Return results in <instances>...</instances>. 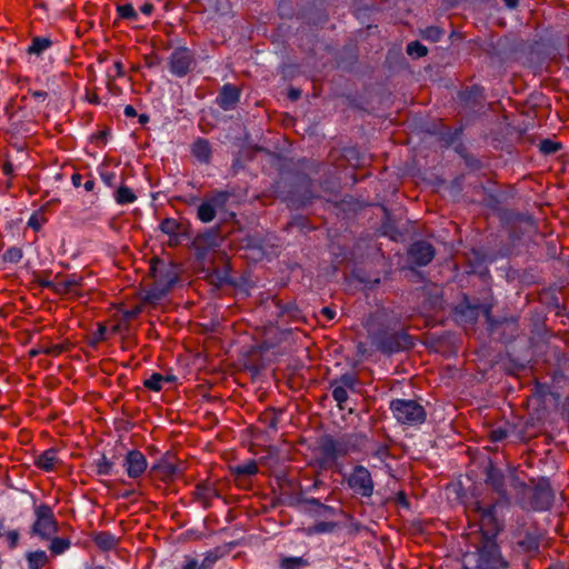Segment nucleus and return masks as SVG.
I'll list each match as a JSON object with an SVG mask.
<instances>
[{"label":"nucleus","mask_w":569,"mask_h":569,"mask_svg":"<svg viewBox=\"0 0 569 569\" xmlns=\"http://www.w3.org/2000/svg\"><path fill=\"white\" fill-rule=\"evenodd\" d=\"M503 501H495L483 506L477 500L468 507V518L476 521L481 538H497L503 529V520L498 516V508Z\"/></svg>","instance_id":"f257e3e1"},{"label":"nucleus","mask_w":569,"mask_h":569,"mask_svg":"<svg viewBox=\"0 0 569 569\" xmlns=\"http://www.w3.org/2000/svg\"><path fill=\"white\" fill-rule=\"evenodd\" d=\"M393 418L405 426H419L426 421L427 412L422 405L411 399H393L390 402Z\"/></svg>","instance_id":"f03ea898"},{"label":"nucleus","mask_w":569,"mask_h":569,"mask_svg":"<svg viewBox=\"0 0 569 569\" xmlns=\"http://www.w3.org/2000/svg\"><path fill=\"white\" fill-rule=\"evenodd\" d=\"M34 521L30 528V533L42 540L51 539L59 530V523L54 517L52 508L47 503L33 505Z\"/></svg>","instance_id":"7ed1b4c3"},{"label":"nucleus","mask_w":569,"mask_h":569,"mask_svg":"<svg viewBox=\"0 0 569 569\" xmlns=\"http://www.w3.org/2000/svg\"><path fill=\"white\" fill-rule=\"evenodd\" d=\"M150 276L153 278L158 290L162 293L169 291L178 281V266L154 258L150 263Z\"/></svg>","instance_id":"20e7f679"},{"label":"nucleus","mask_w":569,"mask_h":569,"mask_svg":"<svg viewBox=\"0 0 569 569\" xmlns=\"http://www.w3.org/2000/svg\"><path fill=\"white\" fill-rule=\"evenodd\" d=\"M360 385L356 373L346 372L330 382V390L337 407L345 410L349 399V392H357Z\"/></svg>","instance_id":"39448f33"},{"label":"nucleus","mask_w":569,"mask_h":569,"mask_svg":"<svg viewBox=\"0 0 569 569\" xmlns=\"http://www.w3.org/2000/svg\"><path fill=\"white\" fill-rule=\"evenodd\" d=\"M348 488L361 498H370L373 495L375 482L370 471L361 465L352 468L351 472L346 478Z\"/></svg>","instance_id":"423d86ee"},{"label":"nucleus","mask_w":569,"mask_h":569,"mask_svg":"<svg viewBox=\"0 0 569 569\" xmlns=\"http://www.w3.org/2000/svg\"><path fill=\"white\" fill-rule=\"evenodd\" d=\"M525 487L527 486L525 485ZM526 489L528 492V498H523L519 502L523 510L545 511L552 506L553 495L550 488L545 486H536L532 489Z\"/></svg>","instance_id":"0eeeda50"},{"label":"nucleus","mask_w":569,"mask_h":569,"mask_svg":"<svg viewBox=\"0 0 569 569\" xmlns=\"http://www.w3.org/2000/svg\"><path fill=\"white\" fill-rule=\"evenodd\" d=\"M376 345L383 353H395L411 348L413 342L406 332H386L377 338Z\"/></svg>","instance_id":"6e6552de"},{"label":"nucleus","mask_w":569,"mask_h":569,"mask_svg":"<svg viewBox=\"0 0 569 569\" xmlns=\"http://www.w3.org/2000/svg\"><path fill=\"white\" fill-rule=\"evenodd\" d=\"M193 64L194 57L188 48L176 49L169 59L171 73L179 78L187 76Z\"/></svg>","instance_id":"1a4fd4ad"},{"label":"nucleus","mask_w":569,"mask_h":569,"mask_svg":"<svg viewBox=\"0 0 569 569\" xmlns=\"http://www.w3.org/2000/svg\"><path fill=\"white\" fill-rule=\"evenodd\" d=\"M192 247L198 260H203L209 252L219 247V234L214 230H208L198 234L193 241Z\"/></svg>","instance_id":"9d476101"},{"label":"nucleus","mask_w":569,"mask_h":569,"mask_svg":"<svg viewBox=\"0 0 569 569\" xmlns=\"http://www.w3.org/2000/svg\"><path fill=\"white\" fill-rule=\"evenodd\" d=\"M319 450L323 460L328 462H335L338 459L348 456L339 437H322L320 440Z\"/></svg>","instance_id":"9b49d317"},{"label":"nucleus","mask_w":569,"mask_h":569,"mask_svg":"<svg viewBox=\"0 0 569 569\" xmlns=\"http://www.w3.org/2000/svg\"><path fill=\"white\" fill-rule=\"evenodd\" d=\"M148 462L146 456L139 450H130L123 459V468L129 478L137 479L147 470Z\"/></svg>","instance_id":"f8f14e48"},{"label":"nucleus","mask_w":569,"mask_h":569,"mask_svg":"<svg viewBox=\"0 0 569 569\" xmlns=\"http://www.w3.org/2000/svg\"><path fill=\"white\" fill-rule=\"evenodd\" d=\"M412 262L422 267L429 264L435 258L436 251L431 243L420 240L413 242L408 251Z\"/></svg>","instance_id":"ddd939ff"},{"label":"nucleus","mask_w":569,"mask_h":569,"mask_svg":"<svg viewBox=\"0 0 569 569\" xmlns=\"http://www.w3.org/2000/svg\"><path fill=\"white\" fill-rule=\"evenodd\" d=\"M486 483L489 485L500 496L501 499L499 501H503V505L509 503L505 473L499 468H496L492 463H490L487 468Z\"/></svg>","instance_id":"4468645a"},{"label":"nucleus","mask_w":569,"mask_h":569,"mask_svg":"<svg viewBox=\"0 0 569 569\" xmlns=\"http://www.w3.org/2000/svg\"><path fill=\"white\" fill-rule=\"evenodd\" d=\"M241 90L231 83L222 86L219 96L217 97L218 106L224 110H232L236 108L240 100Z\"/></svg>","instance_id":"2eb2a0df"},{"label":"nucleus","mask_w":569,"mask_h":569,"mask_svg":"<svg viewBox=\"0 0 569 569\" xmlns=\"http://www.w3.org/2000/svg\"><path fill=\"white\" fill-rule=\"evenodd\" d=\"M194 496L202 503V507L208 509L211 507L213 498H220V492L213 483L204 481L196 486Z\"/></svg>","instance_id":"dca6fc26"},{"label":"nucleus","mask_w":569,"mask_h":569,"mask_svg":"<svg viewBox=\"0 0 569 569\" xmlns=\"http://www.w3.org/2000/svg\"><path fill=\"white\" fill-rule=\"evenodd\" d=\"M151 472L154 473L161 481H170L180 471L178 469V466L166 457L158 463L152 466Z\"/></svg>","instance_id":"f3484780"},{"label":"nucleus","mask_w":569,"mask_h":569,"mask_svg":"<svg viewBox=\"0 0 569 569\" xmlns=\"http://www.w3.org/2000/svg\"><path fill=\"white\" fill-rule=\"evenodd\" d=\"M477 549L480 559H503L496 538H480Z\"/></svg>","instance_id":"a211bd4d"},{"label":"nucleus","mask_w":569,"mask_h":569,"mask_svg":"<svg viewBox=\"0 0 569 569\" xmlns=\"http://www.w3.org/2000/svg\"><path fill=\"white\" fill-rule=\"evenodd\" d=\"M192 156L202 163H209L212 157V149L209 140L197 138L191 144Z\"/></svg>","instance_id":"6ab92c4d"},{"label":"nucleus","mask_w":569,"mask_h":569,"mask_svg":"<svg viewBox=\"0 0 569 569\" xmlns=\"http://www.w3.org/2000/svg\"><path fill=\"white\" fill-rule=\"evenodd\" d=\"M456 315L460 321L472 323L480 315V306L471 305L466 300L456 308Z\"/></svg>","instance_id":"aec40b11"},{"label":"nucleus","mask_w":569,"mask_h":569,"mask_svg":"<svg viewBox=\"0 0 569 569\" xmlns=\"http://www.w3.org/2000/svg\"><path fill=\"white\" fill-rule=\"evenodd\" d=\"M339 439L347 455L360 451L366 441V437L360 433H345L341 435Z\"/></svg>","instance_id":"412c9836"},{"label":"nucleus","mask_w":569,"mask_h":569,"mask_svg":"<svg viewBox=\"0 0 569 569\" xmlns=\"http://www.w3.org/2000/svg\"><path fill=\"white\" fill-rule=\"evenodd\" d=\"M59 462L57 451L53 448H50L43 451L34 461L37 468L50 472L54 470L57 463Z\"/></svg>","instance_id":"4be33fe9"},{"label":"nucleus","mask_w":569,"mask_h":569,"mask_svg":"<svg viewBox=\"0 0 569 569\" xmlns=\"http://www.w3.org/2000/svg\"><path fill=\"white\" fill-rule=\"evenodd\" d=\"M53 42L49 37L36 36L31 39L27 53L30 56L40 57L46 50L52 47Z\"/></svg>","instance_id":"5701e85b"},{"label":"nucleus","mask_w":569,"mask_h":569,"mask_svg":"<svg viewBox=\"0 0 569 569\" xmlns=\"http://www.w3.org/2000/svg\"><path fill=\"white\" fill-rule=\"evenodd\" d=\"M159 229L164 234L173 238L184 233V226L174 218H166L160 222Z\"/></svg>","instance_id":"b1692460"},{"label":"nucleus","mask_w":569,"mask_h":569,"mask_svg":"<svg viewBox=\"0 0 569 569\" xmlns=\"http://www.w3.org/2000/svg\"><path fill=\"white\" fill-rule=\"evenodd\" d=\"M81 280L80 277L71 274L61 281H57L56 293L64 296L74 292L76 288L81 284Z\"/></svg>","instance_id":"393cba45"},{"label":"nucleus","mask_w":569,"mask_h":569,"mask_svg":"<svg viewBox=\"0 0 569 569\" xmlns=\"http://www.w3.org/2000/svg\"><path fill=\"white\" fill-rule=\"evenodd\" d=\"M26 558L29 569H42L49 562V558L43 550L30 551Z\"/></svg>","instance_id":"a878e982"},{"label":"nucleus","mask_w":569,"mask_h":569,"mask_svg":"<svg viewBox=\"0 0 569 569\" xmlns=\"http://www.w3.org/2000/svg\"><path fill=\"white\" fill-rule=\"evenodd\" d=\"M259 471L256 460H248L244 463L230 467V472L236 477L254 476Z\"/></svg>","instance_id":"bb28decb"},{"label":"nucleus","mask_w":569,"mask_h":569,"mask_svg":"<svg viewBox=\"0 0 569 569\" xmlns=\"http://www.w3.org/2000/svg\"><path fill=\"white\" fill-rule=\"evenodd\" d=\"M216 214L217 208L214 207V203L210 202L209 200L203 201L198 207L197 217L201 222H211L216 218Z\"/></svg>","instance_id":"cd10ccee"},{"label":"nucleus","mask_w":569,"mask_h":569,"mask_svg":"<svg viewBox=\"0 0 569 569\" xmlns=\"http://www.w3.org/2000/svg\"><path fill=\"white\" fill-rule=\"evenodd\" d=\"M310 566V561L303 557H282L279 561L280 569H302Z\"/></svg>","instance_id":"c85d7f7f"},{"label":"nucleus","mask_w":569,"mask_h":569,"mask_svg":"<svg viewBox=\"0 0 569 569\" xmlns=\"http://www.w3.org/2000/svg\"><path fill=\"white\" fill-rule=\"evenodd\" d=\"M93 541L102 550H111L118 542L117 538L108 531L98 532L94 536Z\"/></svg>","instance_id":"c756f323"},{"label":"nucleus","mask_w":569,"mask_h":569,"mask_svg":"<svg viewBox=\"0 0 569 569\" xmlns=\"http://www.w3.org/2000/svg\"><path fill=\"white\" fill-rule=\"evenodd\" d=\"M114 200L118 204L124 206V204L133 203L137 200V196L134 194L132 189H130L129 187L120 186L114 191Z\"/></svg>","instance_id":"7c9ffc66"},{"label":"nucleus","mask_w":569,"mask_h":569,"mask_svg":"<svg viewBox=\"0 0 569 569\" xmlns=\"http://www.w3.org/2000/svg\"><path fill=\"white\" fill-rule=\"evenodd\" d=\"M50 540L49 550L52 556H60L64 553L70 547L71 541L68 538L52 537Z\"/></svg>","instance_id":"2f4dec72"},{"label":"nucleus","mask_w":569,"mask_h":569,"mask_svg":"<svg viewBox=\"0 0 569 569\" xmlns=\"http://www.w3.org/2000/svg\"><path fill=\"white\" fill-rule=\"evenodd\" d=\"M164 382V376L158 372H153L148 379L143 381V387L150 391L159 392L162 390Z\"/></svg>","instance_id":"473e14b6"},{"label":"nucleus","mask_w":569,"mask_h":569,"mask_svg":"<svg viewBox=\"0 0 569 569\" xmlns=\"http://www.w3.org/2000/svg\"><path fill=\"white\" fill-rule=\"evenodd\" d=\"M508 562L505 559H480L477 560V569H507Z\"/></svg>","instance_id":"72a5a7b5"},{"label":"nucleus","mask_w":569,"mask_h":569,"mask_svg":"<svg viewBox=\"0 0 569 569\" xmlns=\"http://www.w3.org/2000/svg\"><path fill=\"white\" fill-rule=\"evenodd\" d=\"M222 556L220 548H216L213 550H209L202 560L199 563V569H212L218 559Z\"/></svg>","instance_id":"f704fd0d"},{"label":"nucleus","mask_w":569,"mask_h":569,"mask_svg":"<svg viewBox=\"0 0 569 569\" xmlns=\"http://www.w3.org/2000/svg\"><path fill=\"white\" fill-rule=\"evenodd\" d=\"M117 13L119 18L124 20L136 21L138 19V12L131 3L118 4Z\"/></svg>","instance_id":"c9c22d12"},{"label":"nucleus","mask_w":569,"mask_h":569,"mask_svg":"<svg viewBox=\"0 0 569 569\" xmlns=\"http://www.w3.org/2000/svg\"><path fill=\"white\" fill-rule=\"evenodd\" d=\"M114 463L110 461L106 456H102L94 461L96 472L99 476H109L112 472Z\"/></svg>","instance_id":"e433bc0d"},{"label":"nucleus","mask_w":569,"mask_h":569,"mask_svg":"<svg viewBox=\"0 0 569 569\" xmlns=\"http://www.w3.org/2000/svg\"><path fill=\"white\" fill-rule=\"evenodd\" d=\"M69 350L68 343H58V345H41L42 355H47L50 357H58L61 353Z\"/></svg>","instance_id":"4c0bfd02"},{"label":"nucleus","mask_w":569,"mask_h":569,"mask_svg":"<svg viewBox=\"0 0 569 569\" xmlns=\"http://www.w3.org/2000/svg\"><path fill=\"white\" fill-rule=\"evenodd\" d=\"M22 257H23V252H22L21 248L10 247L4 251V253L2 256V260L4 262H9V263H19L21 261Z\"/></svg>","instance_id":"58836bf2"},{"label":"nucleus","mask_w":569,"mask_h":569,"mask_svg":"<svg viewBox=\"0 0 569 569\" xmlns=\"http://www.w3.org/2000/svg\"><path fill=\"white\" fill-rule=\"evenodd\" d=\"M280 413L281 412H277L274 409H270L261 415L260 420L264 422L269 428L277 430Z\"/></svg>","instance_id":"ea45409f"},{"label":"nucleus","mask_w":569,"mask_h":569,"mask_svg":"<svg viewBox=\"0 0 569 569\" xmlns=\"http://www.w3.org/2000/svg\"><path fill=\"white\" fill-rule=\"evenodd\" d=\"M407 53L411 57L421 58L427 56V48L419 41H412L407 46Z\"/></svg>","instance_id":"a19ab883"},{"label":"nucleus","mask_w":569,"mask_h":569,"mask_svg":"<svg viewBox=\"0 0 569 569\" xmlns=\"http://www.w3.org/2000/svg\"><path fill=\"white\" fill-rule=\"evenodd\" d=\"M561 149V143L545 139L540 142V151L545 154H553Z\"/></svg>","instance_id":"79ce46f5"},{"label":"nucleus","mask_w":569,"mask_h":569,"mask_svg":"<svg viewBox=\"0 0 569 569\" xmlns=\"http://www.w3.org/2000/svg\"><path fill=\"white\" fill-rule=\"evenodd\" d=\"M3 538H6L8 548L12 550V549L17 548V546L19 543L20 533L16 529L8 530Z\"/></svg>","instance_id":"37998d69"},{"label":"nucleus","mask_w":569,"mask_h":569,"mask_svg":"<svg viewBox=\"0 0 569 569\" xmlns=\"http://www.w3.org/2000/svg\"><path fill=\"white\" fill-rule=\"evenodd\" d=\"M337 528V523L332 521H320L313 526L317 533L332 532Z\"/></svg>","instance_id":"c03bdc74"},{"label":"nucleus","mask_w":569,"mask_h":569,"mask_svg":"<svg viewBox=\"0 0 569 569\" xmlns=\"http://www.w3.org/2000/svg\"><path fill=\"white\" fill-rule=\"evenodd\" d=\"M230 193L228 191H218L216 192L209 201L214 203V207H223L228 201Z\"/></svg>","instance_id":"a18cd8bd"},{"label":"nucleus","mask_w":569,"mask_h":569,"mask_svg":"<svg viewBox=\"0 0 569 569\" xmlns=\"http://www.w3.org/2000/svg\"><path fill=\"white\" fill-rule=\"evenodd\" d=\"M507 436L508 431L502 427L495 428L489 432V438L492 442L502 441L507 438Z\"/></svg>","instance_id":"49530a36"},{"label":"nucleus","mask_w":569,"mask_h":569,"mask_svg":"<svg viewBox=\"0 0 569 569\" xmlns=\"http://www.w3.org/2000/svg\"><path fill=\"white\" fill-rule=\"evenodd\" d=\"M101 180L108 186V187H114L117 174L113 171L110 170H101L100 171Z\"/></svg>","instance_id":"de8ad7c7"},{"label":"nucleus","mask_w":569,"mask_h":569,"mask_svg":"<svg viewBox=\"0 0 569 569\" xmlns=\"http://www.w3.org/2000/svg\"><path fill=\"white\" fill-rule=\"evenodd\" d=\"M443 36V31L438 27H429L425 31V37L432 41H439Z\"/></svg>","instance_id":"09e8293b"},{"label":"nucleus","mask_w":569,"mask_h":569,"mask_svg":"<svg viewBox=\"0 0 569 569\" xmlns=\"http://www.w3.org/2000/svg\"><path fill=\"white\" fill-rule=\"evenodd\" d=\"M373 456L379 460H385L387 457H389V448L387 446H379L373 452Z\"/></svg>","instance_id":"8fccbe9b"},{"label":"nucleus","mask_w":569,"mask_h":569,"mask_svg":"<svg viewBox=\"0 0 569 569\" xmlns=\"http://www.w3.org/2000/svg\"><path fill=\"white\" fill-rule=\"evenodd\" d=\"M28 226L34 231H38L42 227V222L37 214H32L28 221Z\"/></svg>","instance_id":"3c124183"},{"label":"nucleus","mask_w":569,"mask_h":569,"mask_svg":"<svg viewBox=\"0 0 569 569\" xmlns=\"http://www.w3.org/2000/svg\"><path fill=\"white\" fill-rule=\"evenodd\" d=\"M182 569H199V563L197 559L191 557H186V561L182 566Z\"/></svg>","instance_id":"603ef678"},{"label":"nucleus","mask_w":569,"mask_h":569,"mask_svg":"<svg viewBox=\"0 0 569 569\" xmlns=\"http://www.w3.org/2000/svg\"><path fill=\"white\" fill-rule=\"evenodd\" d=\"M31 97L37 101H44L48 97V93L42 90H36L31 92Z\"/></svg>","instance_id":"864d4df0"},{"label":"nucleus","mask_w":569,"mask_h":569,"mask_svg":"<svg viewBox=\"0 0 569 569\" xmlns=\"http://www.w3.org/2000/svg\"><path fill=\"white\" fill-rule=\"evenodd\" d=\"M40 286L42 288H47V289H50L52 290L54 293H56V288H57V281H52V280H40Z\"/></svg>","instance_id":"5fc2aeb1"},{"label":"nucleus","mask_w":569,"mask_h":569,"mask_svg":"<svg viewBox=\"0 0 569 569\" xmlns=\"http://www.w3.org/2000/svg\"><path fill=\"white\" fill-rule=\"evenodd\" d=\"M82 179H83L82 174H80L78 172L73 173L71 177V182H72L73 187L80 188L81 186H83Z\"/></svg>","instance_id":"6e6d98bb"},{"label":"nucleus","mask_w":569,"mask_h":569,"mask_svg":"<svg viewBox=\"0 0 569 569\" xmlns=\"http://www.w3.org/2000/svg\"><path fill=\"white\" fill-rule=\"evenodd\" d=\"M309 503L310 505H315V506H318V507H321L323 510H326L327 512H330V513H333L335 512V509L329 507V506H325L322 505L318 499H310L309 500Z\"/></svg>","instance_id":"4d7b16f0"},{"label":"nucleus","mask_w":569,"mask_h":569,"mask_svg":"<svg viewBox=\"0 0 569 569\" xmlns=\"http://www.w3.org/2000/svg\"><path fill=\"white\" fill-rule=\"evenodd\" d=\"M153 9H154V7H153V4H152V3H150V2H147V3H144V4H142V6L140 7V11H141L143 14H147V16H150V14L153 12Z\"/></svg>","instance_id":"13d9d810"},{"label":"nucleus","mask_w":569,"mask_h":569,"mask_svg":"<svg viewBox=\"0 0 569 569\" xmlns=\"http://www.w3.org/2000/svg\"><path fill=\"white\" fill-rule=\"evenodd\" d=\"M321 313L328 319L332 320L336 317V311L329 307H325L321 310Z\"/></svg>","instance_id":"bf43d9fd"},{"label":"nucleus","mask_w":569,"mask_h":569,"mask_svg":"<svg viewBox=\"0 0 569 569\" xmlns=\"http://www.w3.org/2000/svg\"><path fill=\"white\" fill-rule=\"evenodd\" d=\"M123 113L128 118H133V117H136L138 114L136 109H134V107L131 106V104H128V106L124 107Z\"/></svg>","instance_id":"052dcab7"},{"label":"nucleus","mask_w":569,"mask_h":569,"mask_svg":"<svg viewBox=\"0 0 569 569\" xmlns=\"http://www.w3.org/2000/svg\"><path fill=\"white\" fill-rule=\"evenodd\" d=\"M480 306V312L485 315L488 321L491 320V306L488 305H479Z\"/></svg>","instance_id":"680f3d73"},{"label":"nucleus","mask_w":569,"mask_h":569,"mask_svg":"<svg viewBox=\"0 0 569 569\" xmlns=\"http://www.w3.org/2000/svg\"><path fill=\"white\" fill-rule=\"evenodd\" d=\"M300 96H301V91L296 88H291L288 92V97L292 101L298 100L300 98Z\"/></svg>","instance_id":"e2e57ef3"},{"label":"nucleus","mask_w":569,"mask_h":569,"mask_svg":"<svg viewBox=\"0 0 569 569\" xmlns=\"http://www.w3.org/2000/svg\"><path fill=\"white\" fill-rule=\"evenodd\" d=\"M94 186H96V182H94V179L92 177H90L84 183H83V188L86 191L88 192H91L93 191L94 189Z\"/></svg>","instance_id":"0e129e2a"},{"label":"nucleus","mask_w":569,"mask_h":569,"mask_svg":"<svg viewBox=\"0 0 569 569\" xmlns=\"http://www.w3.org/2000/svg\"><path fill=\"white\" fill-rule=\"evenodd\" d=\"M2 171L6 176H11L13 172V166L10 161H6L2 166Z\"/></svg>","instance_id":"69168bd1"},{"label":"nucleus","mask_w":569,"mask_h":569,"mask_svg":"<svg viewBox=\"0 0 569 569\" xmlns=\"http://www.w3.org/2000/svg\"><path fill=\"white\" fill-rule=\"evenodd\" d=\"M106 332H107V328L104 326H99L98 328V331H97V337L99 340H104L106 339Z\"/></svg>","instance_id":"338daca9"},{"label":"nucleus","mask_w":569,"mask_h":569,"mask_svg":"<svg viewBox=\"0 0 569 569\" xmlns=\"http://www.w3.org/2000/svg\"><path fill=\"white\" fill-rule=\"evenodd\" d=\"M114 69H116L117 77H122L123 76L124 71H123L122 62H120V61L114 62Z\"/></svg>","instance_id":"774afa93"}]
</instances>
